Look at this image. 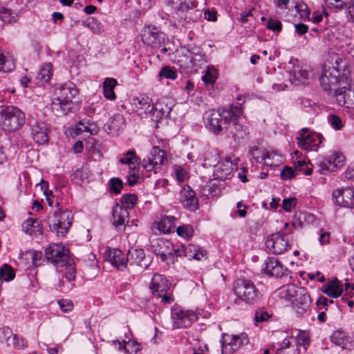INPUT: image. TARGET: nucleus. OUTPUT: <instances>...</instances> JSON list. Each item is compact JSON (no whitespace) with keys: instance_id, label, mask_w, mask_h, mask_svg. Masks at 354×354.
I'll return each mask as SVG.
<instances>
[{"instance_id":"obj_1","label":"nucleus","mask_w":354,"mask_h":354,"mask_svg":"<svg viewBox=\"0 0 354 354\" xmlns=\"http://www.w3.org/2000/svg\"><path fill=\"white\" fill-rule=\"evenodd\" d=\"M349 75L346 61L339 55L331 54L319 77L320 85L325 91L335 90L336 92L339 91L337 88L338 83L340 87L346 84Z\"/></svg>"},{"instance_id":"obj_2","label":"nucleus","mask_w":354,"mask_h":354,"mask_svg":"<svg viewBox=\"0 0 354 354\" xmlns=\"http://www.w3.org/2000/svg\"><path fill=\"white\" fill-rule=\"evenodd\" d=\"M78 90L72 82L60 85L55 91L50 108L55 115H66L72 108L73 100Z\"/></svg>"},{"instance_id":"obj_3","label":"nucleus","mask_w":354,"mask_h":354,"mask_svg":"<svg viewBox=\"0 0 354 354\" xmlns=\"http://www.w3.org/2000/svg\"><path fill=\"white\" fill-rule=\"evenodd\" d=\"M241 114V110L237 107L230 109L212 110L206 113V125L209 131L215 134L220 133L223 129H227L230 121L236 120Z\"/></svg>"},{"instance_id":"obj_4","label":"nucleus","mask_w":354,"mask_h":354,"mask_svg":"<svg viewBox=\"0 0 354 354\" xmlns=\"http://www.w3.org/2000/svg\"><path fill=\"white\" fill-rule=\"evenodd\" d=\"M73 214L67 209H63L57 205L55 209L52 210L48 217V223L50 230L57 236H64L71 226Z\"/></svg>"},{"instance_id":"obj_5","label":"nucleus","mask_w":354,"mask_h":354,"mask_svg":"<svg viewBox=\"0 0 354 354\" xmlns=\"http://www.w3.org/2000/svg\"><path fill=\"white\" fill-rule=\"evenodd\" d=\"M25 122V115L18 108L8 106L0 111V127L5 131L19 129Z\"/></svg>"},{"instance_id":"obj_6","label":"nucleus","mask_w":354,"mask_h":354,"mask_svg":"<svg viewBox=\"0 0 354 354\" xmlns=\"http://www.w3.org/2000/svg\"><path fill=\"white\" fill-rule=\"evenodd\" d=\"M234 291L239 299L248 304H254L261 299V294L250 281L238 279L234 286Z\"/></svg>"},{"instance_id":"obj_7","label":"nucleus","mask_w":354,"mask_h":354,"mask_svg":"<svg viewBox=\"0 0 354 354\" xmlns=\"http://www.w3.org/2000/svg\"><path fill=\"white\" fill-rule=\"evenodd\" d=\"M168 163V156L165 150L157 146L151 148L149 153L143 159L142 166L147 171L158 173L161 167Z\"/></svg>"},{"instance_id":"obj_8","label":"nucleus","mask_w":354,"mask_h":354,"mask_svg":"<svg viewBox=\"0 0 354 354\" xmlns=\"http://www.w3.org/2000/svg\"><path fill=\"white\" fill-rule=\"evenodd\" d=\"M292 236L286 233L279 232L270 235L266 240L267 248L273 254H281L291 247Z\"/></svg>"},{"instance_id":"obj_9","label":"nucleus","mask_w":354,"mask_h":354,"mask_svg":"<svg viewBox=\"0 0 354 354\" xmlns=\"http://www.w3.org/2000/svg\"><path fill=\"white\" fill-rule=\"evenodd\" d=\"M150 290L153 295L157 298H160L161 301L164 304H170L174 301V298L169 292L168 281L161 274H156L153 275L150 284Z\"/></svg>"},{"instance_id":"obj_10","label":"nucleus","mask_w":354,"mask_h":354,"mask_svg":"<svg viewBox=\"0 0 354 354\" xmlns=\"http://www.w3.org/2000/svg\"><path fill=\"white\" fill-rule=\"evenodd\" d=\"M45 256L48 261L57 266H67L70 261L68 249L60 243L49 245L45 251Z\"/></svg>"},{"instance_id":"obj_11","label":"nucleus","mask_w":354,"mask_h":354,"mask_svg":"<svg viewBox=\"0 0 354 354\" xmlns=\"http://www.w3.org/2000/svg\"><path fill=\"white\" fill-rule=\"evenodd\" d=\"M173 326L176 328L189 327L197 319L196 313L192 310L176 306L171 310Z\"/></svg>"},{"instance_id":"obj_12","label":"nucleus","mask_w":354,"mask_h":354,"mask_svg":"<svg viewBox=\"0 0 354 354\" xmlns=\"http://www.w3.org/2000/svg\"><path fill=\"white\" fill-rule=\"evenodd\" d=\"M251 155L258 162L269 167H277L283 162L282 155L272 150L261 149L255 147L251 149Z\"/></svg>"},{"instance_id":"obj_13","label":"nucleus","mask_w":354,"mask_h":354,"mask_svg":"<svg viewBox=\"0 0 354 354\" xmlns=\"http://www.w3.org/2000/svg\"><path fill=\"white\" fill-rule=\"evenodd\" d=\"M239 158L234 156H227L224 160L217 162L214 174L216 178L226 179L230 178L238 168Z\"/></svg>"},{"instance_id":"obj_14","label":"nucleus","mask_w":354,"mask_h":354,"mask_svg":"<svg viewBox=\"0 0 354 354\" xmlns=\"http://www.w3.org/2000/svg\"><path fill=\"white\" fill-rule=\"evenodd\" d=\"M222 344L223 354H232L244 345L249 344V338L246 333H241L238 335H225Z\"/></svg>"},{"instance_id":"obj_15","label":"nucleus","mask_w":354,"mask_h":354,"mask_svg":"<svg viewBox=\"0 0 354 354\" xmlns=\"http://www.w3.org/2000/svg\"><path fill=\"white\" fill-rule=\"evenodd\" d=\"M298 146L307 151L316 150V148L322 143L319 134L309 133L307 128H303L297 137Z\"/></svg>"},{"instance_id":"obj_16","label":"nucleus","mask_w":354,"mask_h":354,"mask_svg":"<svg viewBox=\"0 0 354 354\" xmlns=\"http://www.w3.org/2000/svg\"><path fill=\"white\" fill-rule=\"evenodd\" d=\"M130 106L131 111L141 118H146L147 115H151L153 110L152 100L144 95L133 98L130 102Z\"/></svg>"},{"instance_id":"obj_17","label":"nucleus","mask_w":354,"mask_h":354,"mask_svg":"<svg viewBox=\"0 0 354 354\" xmlns=\"http://www.w3.org/2000/svg\"><path fill=\"white\" fill-rule=\"evenodd\" d=\"M151 250L156 256H159L162 261H166L177 251L173 244L168 240L157 239L151 242Z\"/></svg>"},{"instance_id":"obj_18","label":"nucleus","mask_w":354,"mask_h":354,"mask_svg":"<svg viewBox=\"0 0 354 354\" xmlns=\"http://www.w3.org/2000/svg\"><path fill=\"white\" fill-rule=\"evenodd\" d=\"M333 200L334 203L343 207H354V188H339L333 191Z\"/></svg>"},{"instance_id":"obj_19","label":"nucleus","mask_w":354,"mask_h":354,"mask_svg":"<svg viewBox=\"0 0 354 354\" xmlns=\"http://www.w3.org/2000/svg\"><path fill=\"white\" fill-rule=\"evenodd\" d=\"M336 100L339 105L354 109V83L351 82L350 77L348 82L336 91Z\"/></svg>"},{"instance_id":"obj_20","label":"nucleus","mask_w":354,"mask_h":354,"mask_svg":"<svg viewBox=\"0 0 354 354\" xmlns=\"http://www.w3.org/2000/svg\"><path fill=\"white\" fill-rule=\"evenodd\" d=\"M32 138L39 145L45 144L48 141V127L44 122L35 120L30 121Z\"/></svg>"},{"instance_id":"obj_21","label":"nucleus","mask_w":354,"mask_h":354,"mask_svg":"<svg viewBox=\"0 0 354 354\" xmlns=\"http://www.w3.org/2000/svg\"><path fill=\"white\" fill-rule=\"evenodd\" d=\"M142 41L152 48L160 47L164 40V35L155 27H145L142 31Z\"/></svg>"},{"instance_id":"obj_22","label":"nucleus","mask_w":354,"mask_h":354,"mask_svg":"<svg viewBox=\"0 0 354 354\" xmlns=\"http://www.w3.org/2000/svg\"><path fill=\"white\" fill-rule=\"evenodd\" d=\"M172 102L165 97H160L153 104V110L151 112V120L158 122L163 117L168 115L171 110Z\"/></svg>"},{"instance_id":"obj_23","label":"nucleus","mask_w":354,"mask_h":354,"mask_svg":"<svg viewBox=\"0 0 354 354\" xmlns=\"http://www.w3.org/2000/svg\"><path fill=\"white\" fill-rule=\"evenodd\" d=\"M310 306V299L304 288L299 292V295L291 303L292 309L300 316H303L309 312Z\"/></svg>"},{"instance_id":"obj_24","label":"nucleus","mask_w":354,"mask_h":354,"mask_svg":"<svg viewBox=\"0 0 354 354\" xmlns=\"http://www.w3.org/2000/svg\"><path fill=\"white\" fill-rule=\"evenodd\" d=\"M285 270L281 263L274 257L268 258L265 261V266L263 268L264 273L277 278L282 277Z\"/></svg>"},{"instance_id":"obj_25","label":"nucleus","mask_w":354,"mask_h":354,"mask_svg":"<svg viewBox=\"0 0 354 354\" xmlns=\"http://www.w3.org/2000/svg\"><path fill=\"white\" fill-rule=\"evenodd\" d=\"M127 261L131 265H137L142 268H146L150 263V260L146 257L142 249H131L127 254Z\"/></svg>"},{"instance_id":"obj_26","label":"nucleus","mask_w":354,"mask_h":354,"mask_svg":"<svg viewBox=\"0 0 354 354\" xmlns=\"http://www.w3.org/2000/svg\"><path fill=\"white\" fill-rule=\"evenodd\" d=\"M106 259L118 270L125 268L128 262L127 256L125 257V254L120 250L116 248L108 251Z\"/></svg>"},{"instance_id":"obj_27","label":"nucleus","mask_w":354,"mask_h":354,"mask_svg":"<svg viewBox=\"0 0 354 354\" xmlns=\"http://www.w3.org/2000/svg\"><path fill=\"white\" fill-rule=\"evenodd\" d=\"M180 201L184 207L190 211L196 210L198 207V198L194 192L189 187H183L180 193Z\"/></svg>"},{"instance_id":"obj_28","label":"nucleus","mask_w":354,"mask_h":354,"mask_svg":"<svg viewBox=\"0 0 354 354\" xmlns=\"http://www.w3.org/2000/svg\"><path fill=\"white\" fill-rule=\"evenodd\" d=\"M113 224L115 227H124L128 221L129 212L123 206L117 203L112 210Z\"/></svg>"},{"instance_id":"obj_29","label":"nucleus","mask_w":354,"mask_h":354,"mask_svg":"<svg viewBox=\"0 0 354 354\" xmlns=\"http://www.w3.org/2000/svg\"><path fill=\"white\" fill-rule=\"evenodd\" d=\"M169 3L176 10V15L181 19H186L185 12L196 7V4L189 0H169Z\"/></svg>"},{"instance_id":"obj_30","label":"nucleus","mask_w":354,"mask_h":354,"mask_svg":"<svg viewBox=\"0 0 354 354\" xmlns=\"http://www.w3.org/2000/svg\"><path fill=\"white\" fill-rule=\"evenodd\" d=\"M304 288L297 287L292 284H288L279 288L277 294L281 299L290 301V304L296 298Z\"/></svg>"},{"instance_id":"obj_31","label":"nucleus","mask_w":354,"mask_h":354,"mask_svg":"<svg viewBox=\"0 0 354 354\" xmlns=\"http://www.w3.org/2000/svg\"><path fill=\"white\" fill-rule=\"evenodd\" d=\"M113 344H118V349L124 351L125 354H137L138 352L140 351L141 346L136 341L129 339L128 341L115 339L111 341Z\"/></svg>"},{"instance_id":"obj_32","label":"nucleus","mask_w":354,"mask_h":354,"mask_svg":"<svg viewBox=\"0 0 354 354\" xmlns=\"http://www.w3.org/2000/svg\"><path fill=\"white\" fill-rule=\"evenodd\" d=\"M331 341L342 348L350 349L353 346V340L342 330L335 331L330 337Z\"/></svg>"},{"instance_id":"obj_33","label":"nucleus","mask_w":354,"mask_h":354,"mask_svg":"<svg viewBox=\"0 0 354 354\" xmlns=\"http://www.w3.org/2000/svg\"><path fill=\"white\" fill-rule=\"evenodd\" d=\"M221 191L220 181L218 178L209 180L203 185L201 188V192L203 196H207V198L214 197L219 194Z\"/></svg>"},{"instance_id":"obj_34","label":"nucleus","mask_w":354,"mask_h":354,"mask_svg":"<svg viewBox=\"0 0 354 354\" xmlns=\"http://www.w3.org/2000/svg\"><path fill=\"white\" fill-rule=\"evenodd\" d=\"M343 289L342 283L337 279L329 281L323 288L322 292L331 298H337L341 296Z\"/></svg>"},{"instance_id":"obj_35","label":"nucleus","mask_w":354,"mask_h":354,"mask_svg":"<svg viewBox=\"0 0 354 354\" xmlns=\"http://www.w3.org/2000/svg\"><path fill=\"white\" fill-rule=\"evenodd\" d=\"M185 255L189 259H196L201 261L203 259L207 258V252L202 250L200 247L189 244L184 249Z\"/></svg>"},{"instance_id":"obj_36","label":"nucleus","mask_w":354,"mask_h":354,"mask_svg":"<svg viewBox=\"0 0 354 354\" xmlns=\"http://www.w3.org/2000/svg\"><path fill=\"white\" fill-rule=\"evenodd\" d=\"M15 68V59L10 53H3L0 50V71L9 73Z\"/></svg>"},{"instance_id":"obj_37","label":"nucleus","mask_w":354,"mask_h":354,"mask_svg":"<svg viewBox=\"0 0 354 354\" xmlns=\"http://www.w3.org/2000/svg\"><path fill=\"white\" fill-rule=\"evenodd\" d=\"M24 231L30 236H40L42 234V230L39 223L32 218H28L22 224Z\"/></svg>"},{"instance_id":"obj_38","label":"nucleus","mask_w":354,"mask_h":354,"mask_svg":"<svg viewBox=\"0 0 354 354\" xmlns=\"http://www.w3.org/2000/svg\"><path fill=\"white\" fill-rule=\"evenodd\" d=\"M122 164L128 165L130 169L133 171L137 169V167L140 164V158L136 156L134 151H128L125 154L123 155L119 160Z\"/></svg>"},{"instance_id":"obj_39","label":"nucleus","mask_w":354,"mask_h":354,"mask_svg":"<svg viewBox=\"0 0 354 354\" xmlns=\"http://www.w3.org/2000/svg\"><path fill=\"white\" fill-rule=\"evenodd\" d=\"M176 221V218L174 216H165L162 218L160 221L158 223V228L164 234L169 233L174 230Z\"/></svg>"},{"instance_id":"obj_40","label":"nucleus","mask_w":354,"mask_h":354,"mask_svg":"<svg viewBox=\"0 0 354 354\" xmlns=\"http://www.w3.org/2000/svg\"><path fill=\"white\" fill-rule=\"evenodd\" d=\"M117 85V80L114 78H106L103 83V93L104 97L110 100L116 98L114 93V88Z\"/></svg>"},{"instance_id":"obj_41","label":"nucleus","mask_w":354,"mask_h":354,"mask_svg":"<svg viewBox=\"0 0 354 354\" xmlns=\"http://www.w3.org/2000/svg\"><path fill=\"white\" fill-rule=\"evenodd\" d=\"M239 115L240 114L236 117V120L230 121V125H227V129H230L231 133L236 139H242L248 133L247 129L236 122Z\"/></svg>"},{"instance_id":"obj_42","label":"nucleus","mask_w":354,"mask_h":354,"mask_svg":"<svg viewBox=\"0 0 354 354\" xmlns=\"http://www.w3.org/2000/svg\"><path fill=\"white\" fill-rule=\"evenodd\" d=\"M293 73L295 80L303 84L307 83L310 76V71L306 66H297Z\"/></svg>"},{"instance_id":"obj_43","label":"nucleus","mask_w":354,"mask_h":354,"mask_svg":"<svg viewBox=\"0 0 354 354\" xmlns=\"http://www.w3.org/2000/svg\"><path fill=\"white\" fill-rule=\"evenodd\" d=\"M124 126L125 120L121 114H115L109 120V127L111 131H118L124 129Z\"/></svg>"},{"instance_id":"obj_44","label":"nucleus","mask_w":354,"mask_h":354,"mask_svg":"<svg viewBox=\"0 0 354 354\" xmlns=\"http://www.w3.org/2000/svg\"><path fill=\"white\" fill-rule=\"evenodd\" d=\"M277 12L281 17H286L290 10V0H274Z\"/></svg>"},{"instance_id":"obj_45","label":"nucleus","mask_w":354,"mask_h":354,"mask_svg":"<svg viewBox=\"0 0 354 354\" xmlns=\"http://www.w3.org/2000/svg\"><path fill=\"white\" fill-rule=\"evenodd\" d=\"M15 277L13 268L8 264L4 263L0 267V279L5 281H10Z\"/></svg>"},{"instance_id":"obj_46","label":"nucleus","mask_w":354,"mask_h":354,"mask_svg":"<svg viewBox=\"0 0 354 354\" xmlns=\"http://www.w3.org/2000/svg\"><path fill=\"white\" fill-rule=\"evenodd\" d=\"M52 75V65L45 64L39 69L37 78L42 82H47L50 80Z\"/></svg>"},{"instance_id":"obj_47","label":"nucleus","mask_w":354,"mask_h":354,"mask_svg":"<svg viewBox=\"0 0 354 354\" xmlns=\"http://www.w3.org/2000/svg\"><path fill=\"white\" fill-rule=\"evenodd\" d=\"M352 0H325L326 6L332 10H338L346 9Z\"/></svg>"},{"instance_id":"obj_48","label":"nucleus","mask_w":354,"mask_h":354,"mask_svg":"<svg viewBox=\"0 0 354 354\" xmlns=\"http://www.w3.org/2000/svg\"><path fill=\"white\" fill-rule=\"evenodd\" d=\"M345 161V157L343 153L334 151L328 158V164L333 166V168L335 169L341 167Z\"/></svg>"},{"instance_id":"obj_49","label":"nucleus","mask_w":354,"mask_h":354,"mask_svg":"<svg viewBox=\"0 0 354 354\" xmlns=\"http://www.w3.org/2000/svg\"><path fill=\"white\" fill-rule=\"evenodd\" d=\"M187 58L189 59V64L186 67L192 68L198 66L200 62L204 59V55L200 50L196 53L189 51Z\"/></svg>"},{"instance_id":"obj_50","label":"nucleus","mask_w":354,"mask_h":354,"mask_svg":"<svg viewBox=\"0 0 354 354\" xmlns=\"http://www.w3.org/2000/svg\"><path fill=\"white\" fill-rule=\"evenodd\" d=\"M17 15L13 13L11 10L5 7L0 8V19L4 23L15 22L17 19Z\"/></svg>"},{"instance_id":"obj_51","label":"nucleus","mask_w":354,"mask_h":354,"mask_svg":"<svg viewBox=\"0 0 354 354\" xmlns=\"http://www.w3.org/2000/svg\"><path fill=\"white\" fill-rule=\"evenodd\" d=\"M120 201L122 203L121 205L123 206L126 209H131L136 205L138 197L134 194H127L122 196Z\"/></svg>"},{"instance_id":"obj_52","label":"nucleus","mask_w":354,"mask_h":354,"mask_svg":"<svg viewBox=\"0 0 354 354\" xmlns=\"http://www.w3.org/2000/svg\"><path fill=\"white\" fill-rule=\"evenodd\" d=\"M272 317V314L269 313L265 308H257L254 313V324L258 326L259 323L268 321Z\"/></svg>"},{"instance_id":"obj_53","label":"nucleus","mask_w":354,"mask_h":354,"mask_svg":"<svg viewBox=\"0 0 354 354\" xmlns=\"http://www.w3.org/2000/svg\"><path fill=\"white\" fill-rule=\"evenodd\" d=\"M174 175L179 183H184L189 178V174L185 168L180 165L173 167Z\"/></svg>"},{"instance_id":"obj_54","label":"nucleus","mask_w":354,"mask_h":354,"mask_svg":"<svg viewBox=\"0 0 354 354\" xmlns=\"http://www.w3.org/2000/svg\"><path fill=\"white\" fill-rule=\"evenodd\" d=\"M176 232L180 237L189 239L194 235V230L192 225H183L176 229Z\"/></svg>"},{"instance_id":"obj_55","label":"nucleus","mask_w":354,"mask_h":354,"mask_svg":"<svg viewBox=\"0 0 354 354\" xmlns=\"http://www.w3.org/2000/svg\"><path fill=\"white\" fill-rule=\"evenodd\" d=\"M217 78V71L213 66H208L204 76L203 77V80L206 84H212L215 82Z\"/></svg>"},{"instance_id":"obj_56","label":"nucleus","mask_w":354,"mask_h":354,"mask_svg":"<svg viewBox=\"0 0 354 354\" xmlns=\"http://www.w3.org/2000/svg\"><path fill=\"white\" fill-rule=\"evenodd\" d=\"M296 12L299 15L301 19L308 18L310 15V11L308 6L304 2H297L293 5Z\"/></svg>"},{"instance_id":"obj_57","label":"nucleus","mask_w":354,"mask_h":354,"mask_svg":"<svg viewBox=\"0 0 354 354\" xmlns=\"http://www.w3.org/2000/svg\"><path fill=\"white\" fill-rule=\"evenodd\" d=\"M159 75L161 77L174 80L177 78V73L169 66H164L159 72Z\"/></svg>"},{"instance_id":"obj_58","label":"nucleus","mask_w":354,"mask_h":354,"mask_svg":"<svg viewBox=\"0 0 354 354\" xmlns=\"http://www.w3.org/2000/svg\"><path fill=\"white\" fill-rule=\"evenodd\" d=\"M218 160V153L216 151H212L205 155L203 165L205 167H214L216 166Z\"/></svg>"},{"instance_id":"obj_59","label":"nucleus","mask_w":354,"mask_h":354,"mask_svg":"<svg viewBox=\"0 0 354 354\" xmlns=\"http://www.w3.org/2000/svg\"><path fill=\"white\" fill-rule=\"evenodd\" d=\"M309 162L304 160H299L295 163V169L303 172L306 175H310L312 174V168L308 165Z\"/></svg>"},{"instance_id":"obj_60","label":"nucleus","mask_w":354,"mask_h":354,"mask_svg":"<svg viewBox=\"0 0 354 354\" xmlns=\"http://www.w3.org/2000/svg\"><path fill=\"white\" fill-rule=\"evenodd\" d=\"M84 26L89 28L94 33H100L101 28L97 24V20L94 17L88 18L84 22Z\"/></svg>"},{"instance_id":"obj_61","label":"nucleus","mask_w":354,"mask_h":354,"mask_svg":"<svg viewBox=\"0 0 354 354\" xmlns=\"http://www.w3.org/2000/svg\"><path fill=\"white\" fill-rule=\"evenodd\" d=\"M317 168L318 172L324 175L335 170L334 168H333L332 164H328V160L327 162L320 161L317 165Z\"/></svg>"},{"instance_id":"obj_62","label":"nucleus","mask_w":354,"mask_h":354,"mask_svg":"<svg viewBox=\"0 0 354 354\" xmlns=\"http://www.w3.org/2000/svg\"><path fill=\"white\" fill-rule=\"evenodd\" d=\"M122 189V181L118 178H112L110 180V190L115 193L119 194Z\"/></svg>"},{"instance_id":"obj_63","label":"nucleus","mask_w":354,"mask_h":354,"mask_svg":"<svg viewBox=\"0 0 354 354\" xmlns=\"http://www.w3.org/2000/svg\"><path fill=\"white\" fill-rule=\"evenodd\" d=\"M12 344L15 348L19 350L24 349L28 346L26 340L17 335H15L12 337Z\"/></svg>"},{"instance_id":"obj_64","label":"nucleus","mask_w":354,"mask_h":354,"mask_svg":"<svg viewBox=\"0 0 354 354\" xmlns=\"http://www.w3.org/2000/svg\"><path fill=\"white\" fill-rule=\"evenodd\" d=\"M328 121L332 127L335 130H340L344 127L342 119L336 115H332L328 116Z\"/></svg>"}]
</instances>
